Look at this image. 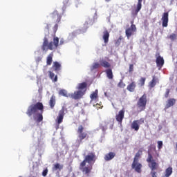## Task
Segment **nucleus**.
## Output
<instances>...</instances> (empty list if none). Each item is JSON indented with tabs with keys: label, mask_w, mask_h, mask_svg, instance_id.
<instances>
[{
	"label": "nucleus",
	"mask_w": 177,
	"mask_h": 177,
	"mask_svg": "<svg viewBox=\"0 0 177 177\" xmlns=\"http://www.w3.org/2000/svg\"><path fill=\"white\" fill-rule=\"evenodd\" d=\"M156 66L157 67H159V68H162V66H164V57H161V55H160V53H157L156 54Z\"/></svg>",
	"instance_id": "obj_12"
},
{
	"label": "nucleus",
	"mask_w": 177,
	"mask_h": 177,
	"mask_svg": "<svg viewBox=\"0 0 177 177\" xmlns=\"http://www.w3.org/2000/svg\"><path fill=\"white\" fill-rule=\"evenodd\" d=\"M142 2H143V0H138L136 8L131 12L133 16H138V14L140 12L142 9Z\"/></svg>",
	"instance_id": "obj_14"
},
{
	"label": "nucleus",
	"mask_w": 177,
	"mask_h": 177,
	"mask_svg": "<svg viewBox=\"0 0 177 177\" xmlns=\"http://www.w3.org/2000/svg\"><path fill=\"white\" fill-rule=\"evenodd\" d=\"M167 39H170L171 42H174V41H176L177 39V33H172L170 35L167 36Z\"/></svg>",
	"instance_id": "obj_30"
},
{
	"label": "nucleus",
	"mask_w": 177,
	"mask_h": 177,
	"mask_svg": "<svg viewBox=\"0 0 177 177\" xmlns=\"http://www.w3.org/2000/svg\"><path fill=\"white\" fill-rule=\"evenodd\" d=\"M62 67V65L57 62H55L53 65V68H54V71L57 73L58 71H60V68Z\"/></svg>",
	"instance_id": "obj_25"
},
{
	"label": "nucleus",
	"mask_w": 177,
	"mask_h": 177,
	"mask_svg": "<svg viewBox=\"0 0 177 177\" xmlns=\"http://www.w3.org/2000/svg\"><path fill=\"white\" fill-rule=\"evenodd\" d=\"M100 64L101 67H104V68H110L111 67V64L104 59L100 60Z\"/></svg>",
	"instance_id": "obj_18"
},
{
	"label": "nucleus",
	"mask_w": 177,
	"mask_h": 177,
	"mask_svg": "<svg viewBox=\"0 0 177 177\" xmlns=\"http://www.w3.org/2000/svg\"><path fill=\"white\" fill-rule=\"evenodd\" d=\"M59 46V37H55L53 38V41H50V43L48 41V38L44 37V42L41 46V49L44 51H47L48 49L50 50H53L56 49Z\"/></svg>",
	"instance_id": "obj_5"
},
{
	"label": "nucleus",
	"mask_w": 177,
	"mask_h": 177,
	"mask_svg": "<svg viewBox=\"0 0 177 177\" xmlns=\"http://www.w3.org/2000/svg\"><path fill=\"white\" fill-rule=\"evenodd\" d=\"M62 17L63 15L59 13V11L56 10L50 14V17L53 23H60V21H62Z\"/></svg>",
	"instance_id": "obj_9"
},
{
	"label": "nucleus",
	"mask_w": 177,
	"mask_h": 177,
	"mask_svg": "<svg viewBox=\"0 0 177 177\" xmlns=\"http://www.w3.org/2000/svg\"><path fill=\"white\" fill-rule=\"evenodd\" d=\"M90 97H91V102H93V100L96 102V100H97V91L91 93L90 95Z\"/></svg>",
	"instance_id": "obj_33"
},
{
	"label": "nucleus",
	"mask_w": 177,
	"mask_h": 177,
	"mask_svg": "<svg viewBox=\"0 0 177 177\" xmlns=\"http://www.w3.org/2000/svg\"><path fill=\"white\" fill-rule=\"evenodd\" d=\"M106 2H110V0H106Z\"/></svg>",
	"instance_id": "obj_44"
},
{
	"label": "nucleus",
	"mask_w": 177,
	"mask_h": 177,
	"mask_svg": "<svg viewBox=\"0 0 177 177\" xmlns=\"http://www.w3.org/2000/svg\"><path fill=\"white\" fill-rule=\"evenodd\" d=\"M157 84H158V78L156 76H153L151 81L149 83V87L151 88H154Z\"/></svg>",
	"instance_id": "obj_19"
},
{
	"label": "nucleus",
	"mask_w": 177,
	"mask_h": 177,
	"mask_svg": "<svg viewBox=\"0 0 177 177\" xmlns=\"http://www.w3.org/2000/svg\"><path fill=\"white\" fill-rule=\"evenodd\" d=\"M63 118H64V108H62L58 114V117H57V123L59 124L63 122Z\"/></svg>",
	"instance_id": "obj_16"
},
{
	"label": "nucleus",
	"mask_w": 177,
	"mask_h": 177,
	"mask_svg": "<svg viewBox=\"0 0 177 177\" xmlns=\"http://www.w3.org/2000/svg\"><path fill=\"white\" fill-rule=\"evenodd\" d=\"M176 103V100L175 98H169L166 102V105L165 106V110H167L169 109L170 107H172L175 106V104Z\"/></svg>",
	"instance_id": "obj_15"
},
{
	"label": "nucleus",
	"mask_w": 177,
	"mask_h": 177,
	"mask_svg": "<svg viewBox=\"0 0 177 177\" xmlns=\"http://www.w3.org/2000/svg\"><path fill=\"white\" fill-rule=\"evenodd\" d=\"M46 175H48V169H44L42 172L43 176H46Z\"/></svg>",
	"instance_id": "obj_41"
},
{
	"label": "nucleus",
	"mask_w": 177,
	"mask_h": 177,
	"mask_svg": "<svg viewBox=\"0 0 177 177\" xmlns=\"http://www.w3.org/2000/svg\"><path fill=\"white\" fill-rule=\"evenodd\" d=\"M135 88H136V82H132L131 84H129L127 86V91H129V92H134Z\"/></svg>",
	"instance_id": "obj_22"
},
{
	"label": "nucleus",
	"mask_w": 177,
	"mask_h": 177,
	"mask_svg": "<svg viewBox=\"0 0 177 177\" xmlns=\"http://www.w3.org/2000/svg\"><path fill=\"white\" fill-rule=\"evenodd\" d=\"M172 172H173L172 167H169L168 168H167L165 169V177H169V176H171V175H172Z\"/></svg>",
	"instance_id": "obj_27"
},
{
	"label": "nucleus",
	"mask_w": 177,
	"mask_h": 177,
	"mask_svg": "<svg viewBox=\"0 0 177 177\" xmlns=\"http://www.w3.org/2000/svg\"><path fill=\"white\" fill-rule=\"evenodd\" d=\"M87 86H88V84H86V82H82V83L78 84L77 86V91L71 93L69 95V97L71 99H74L75 100L82 99V97L84 96V95H85L86 92Z\"/></svg>",
	"instance_id": "obj_3"
},
{
	"label": "nucleus",
	"mask_w": 177,
	"mask_h": 177,
	"mask_svg": "<svg viewBox=\"0 0 177 177\" xmlns=\"http://www.w3.org/2000/svg\"><path fill=\"white\" fill-rule=\"evenodd\" d=\"M171 2H174V0H171Z\"/></svg>",
	"instance_id": "obj_45"
},
{
	"label": "nucleus",
	"mask_w": 177,
	"mask_h": 177,
	"mask_svg": "<svg viewBox=\"0 0 177 177\" xmlns=\"http://www.w3.org/2000/svg\"><path fill=\"white\" fill-rule=\"evenodd\" d=\"M63 165L56 163L53 165V171H57V169L60 171L61 169H63Z\"/></svg>",
	"instance_id": "obj_29"
},
{
	"label": "nucleus",
	"mask_w": 177,
	"mask_h": 177,
	"mask_svg": "<svg viewBox=\"0 0 177 177\" xmlns=\"http://www.w3.org/2000/svg\"><path fill=\"white\" fill-rule=\"evenodd\" d=\"M122 39V37L120 36V37L118 39V40H117V41H116V45H120V44H121Z\"/></svg>",
	"instance_id": "obj_40"
},
{
	"label": "nucleus",
	"mask_w": 177,
	"mask_h": 177,
	"mask_svg": "<svg viewBox=\"0 0 177 177\" xmlns=\"http://www.w3.org/2000/svg\"><path fill=\"white\" fill-rule=\"evenodd\" d=\"M106 125H107V124L105 122Z\"/></svg>",
	"instance_id": "obj_46"
},
{
	"label": "nucleus",
	"mask_w": 177,
	"mask_h": 177,
	"mask_svg": "<svg viewBox=\"0 0 177 177\" xmlns=\"http://www.w3.org/2000/svg\"><path fill=\"white\" fill-rule=\"evenodd\" d=\"M158 150L162 149V141H158Z\"/></svg>",
	"instance_id": "obj_38"
},
{
	"label": "nucleus",
	"mask_w": 177,
	"mask_h": 177,
	"mask_svg": "<svg viewBox=\"0 0 177 177\" xmlns=\"http://www.w3.org/2000/svg\"><path fill=\"white\" fill-rule=\"evenodd\" d=\"M124 117H125V110H120L118 114L115 115V120L119 124H122V120H124Z\"/></svg>",
	"instance_id": "obj_13"
},
{
	"label": "nucleus",
	"mask_w": 177,
	"mask_h": 177,
	"mask_svg": "<svg viewBox=\"0 0 177 177\" xmlns=\"http://www.w3.org/2000/svg\"><path fill=\"white\" fill-rule=\"evenodd\" d=\"M142 153L143 151L142 149L138 150L135 155L133 163L131 165L132 169H135L136 172H138V174H140V172H142V165L141 163H139V158H140V156H142Z\"/></svg>",
	"instance_id": "obj_6"
},
{
	"label": "nucleus",
	"mask_w": 177,
	"mask_h": 177,
	"mask_svg": "<svg viewBox=\"0 0 177 177\" xmlns=\"http://www.w3.org/2000/svg\"><path fill=\"white\" fill-rule=\"evenodd\" d=\"M114 157H115V153L109 152V153L105 154V156L104 157V160H105V161H111V160H113V158H114Z\"/></svg>",
	"instance_id": "obj_20"
},
{
	"label": "nucleus",
	"mask_w": 177,
	"mask_h": 177,
	"mask_svg": "<svg viewBox=\"0 0 177 177\" xmlns=\"http://www.w3.org/2000/svg\"><path fill=\"white\" fill-rule=\"evenodd\" d=\"M147 162H148V167L151 169V175L152 177H157V171L158 169V162H156V160L153 158V155L148 152V157L147 158Z\"/></svg>",
	"instance_id": "obj_4"
},
{
	"label": "nucleus",
	"mask_w": 177,
	"mask_h": 177,
	"mask_svg": "<svg viewBox=\"0 0 177 177\" xmlns=\"http://www.w3.org/2000/svg\"><path fill=\"white\" fill-rule=\"evenodd\" d=\"M53 62V53H51L47 56V58H46L47 66H51Z\"/></svg>",
	"instance_id": "obj_23"
},
{
	"label": "nucleus",
	"mask_w": 177,
	"mask_h": 177,
	"mask_svg": "<svg viewBox=\"0 0 177 177\" xmlns=\"http://www.w3.org/2000/svg\"><path fill=\"white\" fill-rule=\"evenodd\" d=\"M49 104H50V109H54L55 105L56 104V97H55V95L51 96L49 101Z\"/></svg>",
	"instance_id": "obj_24"
},
{
	"label": "nucleus",
	"mask_w": 177,
	"mask_h": 177,
	"mask_svg": "<svg viewBox=\"0 0 177 177\" xmlns=\"http://www.w3.org/2000/svg\"><path fill=\"white\" fill-rule=\"evenodd\" d=\"M146 82V77H141L139 80H138V86H140V88H142V86H145V83Z\"/></svg>",
	"instance_id": "obj_31"
},
{
	"label": "nucleus",
	"mask_w": 177,
	"mask_h": 177,
	"mask_svg": "<svg viewBox=\"0 0 177 177\" xmlns=\"http://www.w3.org/2000/svg\"><path fill=\"white\" fill-rule=\"evenodd\" d=\"M100 68V64L95 62L91 66V70H96V68Z\"/></svg>",
	"instance_id": "obj_34"
},
{
	"label": "nucleus",
	"mask_w": 177,
	"mask_h": 177,
	"mask_svg": "<svg viewBox=\"0 0 177 177\" xmlns=\"http://www.w3.org/2000/svg\"><path fill=\"white\" fill-rule=\"evenodd\" d=\"M169 92H171V90H169V88H167L166 92L165 93V97L166 99H168V97H169Z\"/></svg>",
	"instance_id": "obj_36"
},
{
	"label": "nucleus",
	"mask_w": 177,
	"mask_h": 177,
	"mask_svg": "<svg viewBox=\"0 0 177 177\" xmlns=\"http://www.w3.org/2000/svg\"><path fill=\"white\" fill-rule=\"evenodd\" d=\"M147 104V95L143 94L142 97H140L137 102L138 111L142 113L146 110V106Z\"/></svg>",
	"instance_id": "obj_8"
},
{
	"label": "nucleus",
	"mask_w": 177,
	"mask_h": 177,
	"mask_svg": "<svg viewBox=\"0 0 177 177\" xmlns=\"http://www.w3.org/2000/svg\"><path fill=\"white\" fill-rule=\"evenodd\" d=\"M129 73H133V64L129 65Z\"/></svg>",
	"instance_id": "obj_39"
},
{
	"label": "nucleus",
	"mask_w": 177,
	"mask_h": 177,
	"mask_svg": "<svg viewBox=\"0 0 177 177\" xmlns=\"http://www.w3.org/2000/svg\"><path fill=\"white\" fill-rule=\"evenodd\" d=\"M134 32H136V25L133 24V21H131V26L125 30L126 36L128 39L131 38L133 35Z\"/></svg>",
	"instance_id": "obj_11"
},
{
	"label": "nucleus",
	"mask_w": 177,
	"mask_h": 177,
	"mask_svg": "<svg viewBox=\"0 0 177 177\" xmlns=\"http://www.w3.org/2000/svg\"><path fill=\"white\" fill-rule=\"evenodd\" d=\"M85 127L82 124L78 126L77 133L78 139L76 140V145L78 147H80L81 143H82V140L84 139H88L89 136H88V133L84 131Z\"/></svg>",
	"instance_id": "obj_7"
},
{
	"label": "nucleus",
	"mask_w": 177,
	"mask_h": 177,
	"mask_svg": "<svg viewBox=\"0 0 177 177\" xmlns=\"http://www.w3.org/2000/svg\"><path fill=\"white\" fill-rule=\"evenodd\" d=\"M105 73L106 74L107 78H109V80H113V70H111V68H108L106 71Z\"/></svg>",
	"instance_id": "obj_26"
},
{
	"label": "nucleus",
	"mask_w": 177,
	"mask_h": 177,
	"mask_svg": "<svg viewBox=\"0 0 177 177\" xmlns=\"http://www.w3.org/2000/svg\"><path fill=\"white\" fill-rule=\"evenodd\" d=\"M44 104L42 102H37L36 104L29 106L26 111L27 115L31 117V115H35L37 114V118L34 116V119L36 120L37 122H41L44 120Z\"/></svg>",
	"instance_id": "obj_2"
},
{
	"label": "nucleus",
	"mask_w": 177,
	"mask_h": 177,
	"mask_svg": "<svg viewBox=\"0 0 177 177\" xmlns=\"http://www.w3.org/2000/svg\"><path fill=\"white\" fill-rule=\"evenodd\" d=\"M59 95H61V96H64L65 97H70L71 94H67V91L65 89H62L59 91Z\"/></svg>",
	"instance_id": "obj_32"
},
{
	"label": "nucleus",
	"mask_w": 177,
	"mask_h": 177,
	"mask_svg": "<svg viewBox=\"0 0 177 177\" xmlns=\"http://www.w3.org/2000/svg\"><path fill=\"white\" fill-rule=\"evenodd\" d=\"M49 77L52 80L53 82H57V75L55 76V73L52 71H49Z\"/></svg>",
	"instance_id": "obj_28"
},
{
	"label": "nucleus",
	"mask_w": 177,
	"mask_h": 177,
	"mask_svg": "<svg viewBox=\"0 0 177 177\" xmlns=\"http://www.w3.org/2000/svg\"><path fill=\"white\" fill-rule=\"evenodd\" d=\"M102 38L104 39V44H107L109 42V38H110V33L109 32V30H107V29H106L103 32Z\"/></svg>",
	"instance_id": "obj_21"
},
{
	"label": "nucleus",
	"mask_w": 177,
	"mask_h": 177,
	"mask_svg": "<svg viewBox=\"0 0 177 177\" xmlns=\"http://www.w3.org/2000/svg\"><path fill=\"white\" fill-rule=\"evenodd\" d=\"M118 86L119 88H125V83H124V82H122V80H120L118 84Z\"/></svg>",
	"instance_id": "obj_35"
},
{
	"label": "nucleus",
	"mask_w": 177,
	"mask_h": 177,
	"mask_svg": "<svg viewBox=\"0 0 177 177\" xmlns=\"http://www.w3.org/2000/svg\"><path fill=\"white\" fill-rule=\"evenodd\" d=\"M142 124H145V118H140V120H133L131 123V129H134V131H138L140 128V125H142Z\"/></svg>",
	"instance_id": "obj_10"
},
{
	"label": "nucleus",
	"mask_w": 177,
	"mask_h": 177,
	"mask_svg": "<svg viewBox=\"0 0 177 177\" xmlns=\"http://www.w3.org/2000/svg\"><path fill=\"white\" fill-rule=\"evenodd\" d=\"M169 13L165 12L162 16V27H168V21H169Z\"/></svg>",
	"instance_id": "obj_17"
},
{
	"label": "nucleus",
	"mask_w": 177,
	"mask_h": 177,
	"mask_svg": "<svg viewBox=\"0 0 177 177\" xmlns=\"http://www.w3.org/2000/svg\"><path fill=\"white\" fill-rule=\"evenodd\" d=\"M96 160H97V156H96L95 152H89L80 165V171L85 175L88 176L92 172L93 165L94 162H96Z\"/></svg>",
	"instance_id": "obj_1"
},
{
	"label": "nucleus",
	"mask_w": 177,
	"mask_h": 177,
	"mask_svg": "<svg viewBox=\"0 0 177 177\" xmlns=\"http://www.w3.org/2000/svg\"><path fill=\"white\" fill-rule=\"evenodd\" d=\"M55 26L53 28V30L54 31V32H56V31H57V28H59V23H54Z\"/></svg>",
	"instance_id": "obj_37"
},
{
	"label": "nucleus",
	"mask_w": 177,
	"mask_h": 177,
	"mask_svg": "<svg viewBox=\"0 0 177 177\" xmlns=\"http://www.w3.org/2000/svg\"><path fill=\"white\" fill-rule=\"evenodd\" d=\"M176 150H177V142H176Z\"/></svg>",
	"instance_id": "obj_43"
},
{
	"label": "nucleus",
	"mask_w": 177,
	"mask_h": 177,
	"mask_svg": "<svg viewBox=\"0 0 177 177\" xmlns=\"http://www.w3.org/2000/svg\"><path fill=\"white\" fill-rule=\"evenodd\" d=\"M100 129H102V131H106V129H107V126H106L105 127H104V126H103V125H100Z\"/></svg>",
	"instance_id": "obj_42"
}]
</instances>
